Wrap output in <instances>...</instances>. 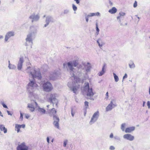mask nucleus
<instances>
[{
    "label": "nucleus",
    "instance_id": "1",
    "mask_svg": "<svg viewBox=\"0 0 150 150\" xmlns=\"http://www.w3.org/2000/svg\"><path fill=\"white\" fill-rule=\"evenodd\" d=\"M64 67H67L69 70L70 74L71 76V79L73 80V82H68V86L74 92L76 93L77 90L79 88V86L78 84L80 81V79L77 78V75H76L77 71H76V69L73 67H76L77 66V63L76 61L69 62L63 64Z\"/></svg>",
    "mask_w": 150,
    "mask_h": 150
},
{
    "label": "nucleus",
    "instance_id": "2",
    "mask_svg": "<svg viewBox=\"0 0 150 150\" xmlns=\"http://www.w3.org/2000/svg\"><path fill=\"white\" fill-rule=\"evenodd\" d=\"M26 72L28 74L29 76H32V79H29V82L27 84V89L28 92L31 94L36 83L35 81V78L40 80L42 78L41 73L39 70H36L33 67H28L25 70Z\"/></svg>",
    "mask_w": 150,
    "mask_h": 150
},
{
    "label": "nucleus",
    "instance_id": "3",
    "mask_svg": "<svg viewBox=\"0 0 150 150\" xmlns=\"http://www.w3.org/2000/svg\"><path fill=\"white\" fill-rule=\"evenodd\" d=\"M37 27L34 26H32L30 27V31L27 36L26 38V42L25 43V45L27 46L29 45H31L33 43V39L34 38L37 34Z\"/></svg>",
    "mask_w": 150,
    "mask_h": 150
},
{
    "label": "nucleus",
    "instance_id": "4",
    "mask_svg": "<svg viewBox=\"0 0 150 150\" xmlns=\"http://www.w3.org/2000/svg\"><path fill=\"white\" fill-rule=\"evenodd\" d=\"M91 66L89 62L82 63L81 64H80L77 66V68L78 69L76 75H77V78L81 76L82 73L81 71L85 70L87 72H88L90 71L91 68Z\"/></svg>",
    "mask_w": 150,
    "mask_h": 150
},
{
    "label": "nucleus",
    "instance_id": "5",
    "mask_svg": "<svg viewBox=\"0 0 150 150\" xmlns=\"http://www.w3.org/2000/svg\"><path fill=\"white\" fill-rule=\"evenodd\" d=\"M57 111L54 108H52L49 112L50 115L51 116L53 117V124L54 127L57 129L59 128V119L58 116L56 115Z\"/></svg>",
    "mask_w": 150,
    "mask_h": 150
},
{
    "label": "nucleus",
    "instance_id": "6",
    "mask_svg": "<svg viewBox=\"0 0 150 150\" xmlns=\"http://www.w3.org/2000/svg\"><path fill=\"white\" fill-rule=\"evenodd\" d=\"M85 85L84 90L87 93V96L89 99L93 100L94 99L93 98V97L94 93L93 91L92 88L89 87V84L88 82L85 83Z\"/></svg>",
    "mask_w": 150,
    "mask_h": 150
},
{
    "label": "nucleus",
    "instance_id": "7",
    "mask_svg": "<svg viewBox=\"0 0 150 150\" xmlns=\"http://www.w3.org/2000/svg\"><path fill=\"white\" fill-rule=\"evenodd\" d=\"M56 94L54 93L50 94L48 97V101L52 104L53 106L57 107L58 100L56 98Z\"/></svg>",
    "mask_w": 150,
    "mask_h": 150
},
{
    "label": "nucleus",
    "instance_id": "8",
    "mask_svg": "<svg viewBox=\"0 0 150 150\" xmlns=\"http://www.w3.org/2000/svg\"><path fill=\"white\" fill-rule=\"evenodd\" d=\"M61 74V70L60 69H58L50 74V78L52 80L57 79L60 77Z\"/></svg>",
    "mask_w": 150,
    "mask_h": 150
},
{
    "label": "nucleus",
    "instance_id": "9",
    "mask_svg": "<svg viewBox=\"0 0 150 150\" xmlns=\"http://www.w3.org/2000/svg\"><path fill=\"white\" fill-rule=\"evenodd\" d=\"M117 106V105L115 101L114 100H112L110 101V103L106 108L105 110L107 112L111 111L113 108Z\"/></svg>",
    "mask_w": 150,
    "mask_h": 150
},
{
    "label": "nucleus",
    "instance_id": "10",
    "mask_svg": "<svg viewBox=\"0 0 150 150\" xmlns=\"http://www.w3.org/2000/svg\"><path fill=\"white\" fill-rule=\"evenodd\" d=\"M99 115V113L98 111L95 112L93 115L91 120L89 122L90 124L91 125L94 123L98 119Z\"/></svg>",
    "mask_w": 150,
    "mask_h": 150
},
{
    "label": "nucleus",
    "instance_id": "11",
    "mask_svg": "<svg viewBox=\"0 0 150 150\" xmlns=\"http://www.w3.org/2000/svg\"><path fill=\"white\" fill-rule=\"evenodd\" d=\"M15 35L14 32L12 31H8L7 32L5 36L4 41L5 42H9L8 40L11 37H13Z\"/></svg>",
    "mask_w": 150,
    "mask_h": 150
},
{
    "label": "nucleus",
    "instance_id": "12",
    "mask_svg": "<svg viewBox=\"0 0 150 150\" xmlns=\"http://www.w3.org/2000/svg\"><path fill=\"white\" fill-rule=\"evenodd\" d=\"M16 150H29V148L25 142H23L18 145L17 147Z\"/></svg>",
    "mask_w": 150,
    "mask_h": 150
},
{
    "label": "nucleus",
    "instance_id": "13",
    "mask_svg": "<svg viewBox=\"0 0 150 150\" xmlns=\"http://www.w3.org/2000/svg\"><path fill=\"white\" fill-rule=\"evenodd\" d=\"M24 62L23 57L22 56H21L19 58V60L17 64V69L18 70H20L22 69Z\"/></svg>",
    "mask_w": 150,
    "mask_h": 150
},
{
    "label": "nucleus",
    "instance_id": "14",
    "mask_svg": "<svg viewBox=\"0 0 150 150\" xmlns=\"http://www.w3.org/2000/svg\"><path fill=\"white\" fill-rule=\"evenodd\" d=\"M123 138L125 139L130 141H133L134 139V136L128 133L125 134L123 136Z\"/></svg>",
    "mask_w": 150,
    "mask_h": 150
},
{
    "label": "nucleus",
    "instance_id": "15",
    "mask_svg": "<svg viewBox=\"0 0 150 150\" xmlns=\"http://www.w3.org/2000/svg\"><path fill=\"white\" fill-rule=\"evenodd\" d=\"M29 18L32 19V22H33L38 21L39 19L40 16L38 14H33L30 16Z\"/></svg>",
    "mask_w": 150,
    "mask_h": 150
},
{
    "label": "nucleus",
    "instance_id": "16",
    "mask_svg": "<svg viewBox=\"0 0 150 150\" xmlns=\"http://www.w3.org/2000/svg\"><path fill=\"white\" fill-rule=\"evenodd\" d=\"M135 129V127L134 126L128 127L125 129V132L126 133H130L133 131Z\"/></svg>",
    "mask_w": 150,
    "mask_h": 150
},
{
    "label": "nucleus",
    "instance_id": "17",
    "mask_svg": "<svg viewBox=\"0 0 150 150\" xmlns=\"http://www.w3.org/2000/svg\"><path fill=\"white\" fill-rule=\"evenodd\" d=\"M27 108H29V110L31 112L34 111L35 110L34 106L32 103H28Z\"/></svg>",
    "mask_w": 150,
    "mask_h": 150
},
{
    "label": "nucleus",
    "instance_id": "18",
    "mask_svg": "<svg viewBox=\"0 0 150 150\" xmlns=\"http://www.w3.org/2000/svg\"><path fill=\"white\" fill-rule=\"evenodd\" d=\"M0 130L1 131H3L4 133H6L7 132V129L3 125H0Z\"/></svg>",
    "mask_w": 150,
    "mask_h": 150
},
{
    "label": "nucleus",
    "instance_id": "19",
    "mask_svg": "<svg viewBox=\"0 0 150 150\" xmlns=\"http://www.w3.org/2000/svg\"><path fill=\"white\" fill-rule=\"evenodd\" d=\"M117 9L115 7H113L109 10V12L111 14H114L117 11Z\"/></svg>",
    "mask_w": 150,
    "mask_h": 150
},
{
    "label": "nucleus",
    "instance_id": "20",
    "mask_svg": "<svg viewBox=\"0 0 150 150\" xmlns=\"http://www.w3.org/2000/svg\"><path fill=\"white\" fill-rule=\"evenodd\" d=\"M53 87L51 83L47 82V92L51 91L53 89Z\"/></svg>",
    "mask_w": 150,
    "mask_h": 150
},
{
    "label": "nucleus",
    "instance_id": "21",
    "mask_svg": "<svg viewBox=\"0 0 150 150\" xmlns=\"http://www.w3.org/2000/svg\"><path fill=\"white\" fill-rule=\"evenodd\" d=\"M38 110L42 114H45L46 112L45 110L43 108H40L39 106H38Z\"/></svg>",
    "mask_w": 150,
    "mask_h": 150
},
{
    "label": "nucleus",
    "instance_id": "22",
    "mask_svg": "<svg viewBox=\"0 0 150 150\" xmlns=\"http://www.w3.org/2000/svg\"><path fill=\"white\" fill-rule=\"evenodd\" d=\"M89 15L90 17H92L94 16H99L100 15V13L98 12L95 13H90Z\"/></svg>",
    "mask_w": 150,
    "mask_h": 150
},
{
    "label": "nucleus",
    "instance_id": "23",
    "mask_svg": "<svg viewBox=\"0 0 150 150\" xmlns=\"http://www.w3.org/2000/svg\"><path fill=\"white\" fill-rule=\"evenodd\" d=\"M105 66H104L102 68V71L100 72L98 74V75L99 76H102L104 74L105 72Z\"/></svg>",
    "mask_w": 150,
    "mask_h": 150
},
{
    "label": "nucleus",
    "instance_id": "24",
    "mask_svg": "<svg viewBox=\"0 0 150 150\" xmlns=\"http://www.w3.org/2000/svg\"><path fill=\"white\" fill-rule=\"evenodd\" d=\"M129 66L131 69H134L135 67V65L133 62L132 61L130 62L129 64Z\"/></svg>",
    "mask_w": 150,
    "mask_h": 150
},
{
    "label": "nucleus",
    "instance_id": "25",
    "mask_svg": "<svg viewBox=\"0 0 150 150\" xmlns=\"http://www.w3.org/2000/svg\"><path fill=\"white\" fill-rule=\"evenodd\" d=\"M127 124L125 123L122 124L121 125V129L122 131H125V128Z\"/></svg>",
    "mask_w": 150,
    "mask_h": 150
},
{
    "label": "nucleus",
    "instance_id": "26",
    "mask_svg": "<svg viewBox=\"0 0 150 150\" xmlns=\"http://www.w3.org/2000/svg\"><path fill=\"white\" fill-rule=\"evenodd\" d=\"M54 22V20L53 18L50 16H48L47 17V25L50 23V22Z\"/></svg>",
    "mask_w": 150,
    "mask_h": 150
},
{
    "label": "nucleus",
    "instance_id": "27",
    "mask_svg": "<svg viewBox=\"0 0 150 150\" xmlns=\"http://www.w3.org/2000/svg\"><path fill=\"white\" fill-rule=\"evenodd\" d=\"M8 67L10 69H16V67L14 64H9L8 65Z\"/></svg>",
    "mask_w": 150,
    "mask_h": 150
},
{
    "label": "nucleus",
    "instance_id": "28",
    "mask_svg": "<svg viewBox=\"0 0 150 150\" xmlns=\"http://www.w3.org/2000/svg\"><path fill=\"white\" fill-rule=\"evenodd\" d=\"M43 90L45 91H47V82L44 83L42 84Z\"/></svg>",
    "mask_w": 150,
    "mask_h": 150
},
{
    "label": "nucleus",
    "instance_id": "29",
    "mask_svg": "<svg viewBox=\"0 0 150 150\" xmlns=\"http://www.w3.org/2000/svg\"><path fill=\"white\" fill-rule=\"evenodd\" d=\"M20 125L16 124L15 125V128L16 130H17L18 133L20 131L21 127H20Z\"/></svg>",
    "mask_w": 150,
    "mask_h": 150
},
{
    "label": "nucleus",
    "instance_id": "30",
    "mask_svg": "<svg viewBox=\"0 0 150 150\" xmlns=\"http://www.w3.org/2000/svg\"><path fill=\"white\" fill-rule=\"evenodd\" d=\"M113 74L115 82H118L119 80L118 76L114 73H113Z\"/></svg>",
    "mask_w": 150,
    "mask_h": 150
},
{
    "label": "nucleus",
    "instance_id": "31",
    "mask_svg": "<svg viewBox=\"0 0 150 150\" xmlns=\"http://www.w3.org/2000/svg\"><path fill=\"white\" fill-rule=\"evenodd\" d=\"M96 32L95 34L96 35H98L99 33V32L100 30L98 28V25L97 23L96 24Z\"/></svg>",
    "mask_w": 150,
    "mask_h": 150
},
{
    "label": "nucleus",
    "instance_id": "32",
    "mask_svg": "<svg viewBox=\"0 0 150 150\" xmlns=\"http://www.w3.org/2000/svg\"><path fill=\"white\" fill-rule=\"evenodd\" d=\"M68 143V140L67 139L64 140L63 141V146L64 147H66L67 144Z\"/></svg>",
    "mask_w": 150,
    "mask_h": 150
},
{
    "label": "nucleus",
    "instance_id": "33",
    "mask_svg": "<svg viewBox=\"0 0 150 150\" xmlns=\"http://www.w3.org/2000/svg\"><path fill=\"white\" fill-rule=\"evenodd\" d=\"M72 6L73 10L74 11H76L77 10V7L74 4H73Z\"/></svg>",
    "mask_w": 150,
    "mask_h": 150
},
{
    "label": "nucleus",
    "instance_id": "34",
    "mask_svg": "<svg viewBox=\"0 0 150 150\" xmlns=\"http://www.w3.org/2000/svg\"><path fill=\"white\" fill-rule=\"evenodd\" d=\"M69 12V11L68 9H65L64 11V14H66L68 13Z\"/></svg>",
    "mask_w": 150,
    "mask_h": 150
},
{
    "label": "nucleus",
    "instance_id": "35",
    "mask_svg": "<svg viewBox=\"0 0 150 150\" xmlns=\"http://www.w3.org/2000/svg\"><path fill=\"white\" fill-rule=\"evenodd\" d=\"M0 103L2 105L4 108H8L7 106L5 104L4 102L1 101Z\"/></svg>",
    "mask_w": 150,
    "mask_h": 150
},
{
    "label": "nucleus",
    "instance_id": "36",
    "mask_svg": "<svg viewBox=\"0 0 150 150\" xmlns=\"http://www.w3.org/2000/svg\"><path fill=\"white\" fill-rule=\"evenodd\" d=\"M115 147L112 145L110 146L109 147V149L110 150H115Z\"/></svg>",
    "mask_w": 150,
    "mask_h": 150
},
{
    "label": "nucleus",
    "instance_id": "37",
    "mask_svg": "<svg viewBox=\"0 0 150 150\" xmlns=\"http://www.w3.org/2000/svg\"><path fill=\"white\" fill-rule=\"evenodd\" d=\"M88 103L87 101H85L84 102L85 105L86 107V108H88Z\"/></svg>",
    "mask_w": 150,
    "mask_h": 150
},
{
    "label": "nucleus",
    "instance_id": "38",
    "mask_svg": "<svg viewBox=\"0 0 150 150\" xmlns=\"http://www.w3.org/2000/svg\"><path fill=\"white\" fill-rule=\"evenodd\" d=\"M127 77V74H125L124 76H123L122 78V82H123L124 80V79H126Z\"/></svg>",
    "mask_w": 150,
    "mask_h": 150
},
{
    "label": "nucleus",
    "instance_id": "39",
    "mask_svg": "<svg viewBox=\"0 0 150 150\" xmlns=\"http://www.w3.org/2000/svg\"><path fill=\"white\" fill-rule=\"evenodd\" d=\"M125 15V13L122 12H121L119 13V15H120L121 16H124Z\"/></svg>",
    "mask_w": 150,
    "mask_h": 150
},
{
    "label": "nucleus",
    "instance_id": "40",
    "mask_svg": "<svg viewBox=\"0 0 150 150\" xmlns=\"http://www.w3.org/2000/svg\"><path fill=\"white\" fill-rule=\"evenodd\" d=\"M90 17L89 15H88L86 17V20L87 22H88V18Z\"/></svg>",
    "mask_w": 150,
    "mask_h": 150
},
{
    "label": "nucleus",
    "instance_id": "41",
    "mask_svg": "<svg viewBox=\"0 0 150 150\" xmlns=\"http://www.w3.org/2000/svg\"><path fill=\"white\" fill-rule=\"evenodd\" d=\"M121 16L120 15H119L117 17V19L119 21L120 23H121V20L120 18H121Z\"/></svg>",
    "mask_w": 150,
    "mask_h": 150
},
{
    "label": "nucleus",
    "instance_id": "42",
    "mask_svg": "<svg viewBox=\"0 0 150 150\" xmlns=\"http://www.w3.org/2000/svg\"><path fill=\"white\" fill-rule=\"evenodd\" d=\"M114 137L113 133H111L109 136V137L111 139H112Z\"/></svg>",
    "mask_w": 150,
    "mask_h": 150
},
{
    "label": "nucleus",
    "instance_id": "43",
    "mask_svg": "<svg viewBox=\"0 0 150 150\" xmlns=\"http://www.w3.org/2000/svg\"><path fill=\"white\" fill-rule=\"evenodd\" d=\"M137 2L135 1L134 3V4H133V7H134V8H136V7H137Z\"/></svg>",
    "mask_w": 150,
    "mask_h": 150
},
{
    "label": "nucleus",
    "instance_id": "44",
    "mask_svg": "<svg viewBox=\"0 0 150 150\" xmlns=\"http://www.w3.org/2000/svg\"><path fill=\"white\" fill-rule=\"evenodd\" d=\"M105 96H106V97L105 98V99H106V100H108L109 98V96H108V92H107L105 94Z\"/></svg>",
    "mask_w": 150,
    "mask_h": 150
},
{
    "label": "nucleus",
    "instance_id": "45",
    "mask_svg": "<svg viewBox=\"0 0 150 150\" xmlns=\"http://www.w3.org/2000/svg\"><path fill=\"white\" fill-rule=\"evenodd\" d=\"M147 105L148 106V108L149 109L150 108V102L148 101L147 103Z\"/></svg>",
    "mask_w": 150,
    "mask_h": 150
},
{
    "label": "nucleus",
    "instance_id": "46",
    "mask_svg": "<svg viewBox=\"0 0 150 150\" xmlns=\"http://www.w3.org/2000/svg\"><path fill=\"white\" fill-rule=\"evenodd\" d=\"M20 119L21 120H23V115L22 113L21 112L20 113Z\"/></svg>",
    "mask_w": 150,
    "mask_h": 150
},
{
    "label": "nucleus",
    "instance_id": "47",
    "mask_svg": "<svg viewBox=\"0 0 150 150\" xmlns=\"http://www.w3.org/2000/svg\"><path fill=\"white\" fill-rule=\"evenodd\" d=\"M25 118L27 119H28L30 117V116L27 114H25Z\"/></svg>",
    "mask_w": 150,
    "mask_h": 150
},
{
    "label": "nucleus",
    "instance_id": "48",
    "mask_svg": "<svg viewBox=\"0 0 150 150\" xmlns=\"http://www.w3.org/2000/svg\"><path fill=\"white\" fill-rule=\"evenodd\" d=\"M97 43L98 44V45L100 48H101V47H102V46H103L102 45L100 44L98 40H97Z\"/></svg>",
    "mask_w": 150,
    "mask_h": 150
},
{
    "label": "nucleus",
    "instance_id": "49",
    "mask_svg": "<svg viewBox=\"0 0 150 150\" xmlns=\"http://www.w3.org/2000/svg\"><path fill=\"white\" fill-rule=\"evenodd\" d=\"M20 127H21H21H22L23 128H24L25 127V125H24V124H23V125H20Z\"/></svg>",
    "mask_w": 150,
    "mask_h": 150
},
{
    "label": "nucleus",
    "instance_id": "50",
    "mask_svg": "<svg viewBox=\"0 0 150 150\" xmlns=\"http://www.w3.org/2000/svg\"><path fill=\"white\" fill-rule=\"evenodd\" d=\"M114 139L115 140H118L119 139V137L117 136H115L114 137Z\"/></svg>",
    "mask_w": 150,
    "mask_h": 150
},
{
    "label": "nucleus",
    "instance_id": "51",
    "mask_svg": "<svg viewBox=\"0 0 150 150\" xmlns=\"http://www.w3.org/2000/svg\"><path fill=\"white\" fill-rule=\"evenodd\" d=\"M7 112L8 113V114L9 115L11 116L12 115V114L10 112V111L8 110H7Z\"/></svg>",
    "mask_w": 150,
    "mask_h": 150
},
{
    "label": "nucleus",
    "instance_id": "52",
    "mask_svg": "<svg viewBox=\"0 0 150 150\" xmlns=\"http://www.w3.org/2000/svg\"><path fill=\"white\" fill-rule=\"evenodd\" d=\"M74 114H75V112H73L72 111V110H71V115L72 116H73V117H74Z\"/></svg>",
    "mask_w": 150,
    "mask_h": 150
},
{
    "label": "nucleus",
    "instance_id": "53",
    "mask_svg": "<svg viewBox=\"0 0 150 150\" xmlns=\"http://www.w3.org/2000/svg\"><path fill=\"white\" fill-rule=\"evenodd\" d=\"M76 1L77 4H79V0H74Z\"/></svg>",
    "mask_w": 150,
    "mask_h": 150
},
{
    "label": "nucleus",
    "instance_id": "54",
    "mask_svg": "<svg viewBox=\"0 0 150 150\" xmlns=\"http://www.w3.org/2000/svg\"><path fill=\"white\" fill-rule=\"evenodd\" d=\"M109 3L110 6H112V3L110 1H109Z\"/></svg>",
    "mask_w": 150,
    "mask_h": 150
},
{
    "label": "nucleus",
    "instance_id": "55",
    "mask_svg": "<svg viewBox=\"0 0 150 150\" xmlns=\"http://www.w3.org/2000/svg\"><path fill=\"white\" fill-rule=\"evenodd\" d=\"M135 16L138 19V21H139V17H138L137 15H135Z\"/></svg>",
    "mask_w": 150,
    "mask_h": 150
},
{
    "label": "nucleus",
    "instance_id": "56",
    "mask_svg": "<svg viewBox=\"0 0 150 150\" xmlns=\"http://www.w3.org/2000/svg\"><path fill=\"white\" fill-rule=\"evenodd\" d=\"M0 116H1V117H3V115L2 114V113L0 111Z\"/></svg>",
    "mask_w": 150,
    "mask_h": 150
},
{
    "label": "nucleus",
    "instance_id": "57",
    "mask_svg": "<svg viewBox=\"0 0 150 150\" xmlns=\"http://www.w3.org/2000/svg\"><path fill=\"white\" fill-rule=\"evenodd\" d=\"M3 38V36L2 35H0V39H2Z\"/></svg>",
    "mask_w": 150,
    "mask_h": 150
},
{
    "label": "nucleus",
    "instance_id": "58",
    "mask_svg": "<svg viewBox=\"0 0 150 150\" xmlns=\"http://www.w3.org/2000/svg\"><path fill=\"white\" fill-rule=\"evenodd\" d=\"M35 105L36 106H38V103L36 102H35Z\"/></svg>",
    "mask_w": 150,
    "mask_h": 150
},
{
    "label": "nucleus",
    "instance_id": "59",
    "mask_svg": "<svg viewBox=\"0 0 150 150\" xmlns=\"http://www.w3.org/2000/svg\"><path fill=\"white\" fill-rule=\"evenodd\" d=\"M49 139L48 137H47V143H49Z\"/></svg>",
    "mask_w": 150,
    "mask_h": 150
},
{
    "label": "nucleus",
    "instance_id": "60",
    "mask_svg": "<svg viewBox=\"0 0 150 150\" xmlns=\"http://www.w3.org/2000/svg\"><path fill=\"white\" fill-rule=\"evenodd\" d=\"M47 26V23H46V24H45V25H44V27H46Z\"/></svg>",
    "mask_w": 150,
    "mask_h": 150
},
{
    "label": "nucleus",
    "instance_id": "61",
    "mask_svg": "<svg viewBox=\"0 0 150 150\" xmlns=\"http://www.w3.org/2000/svg\"><path fill=\"white\" fill-rule=\"evenodd\" d=\"M145 102H144L143 106L144 107V106Z\"/></svg>",
    "mask_w": 150,
    "mask_h": 150
},
{
    "label": "nucleus",
    "instance_id": "62",
    "mask_svg": "<svg viewBox=\"0 0 150 150\" xmlns=\"http://www.w3.org/2000/svg\"><path fill=\"white\" fill-rule=\"evenodd\" d=\"M53 141H54V139H52L51 141V142H53Z\"/></svg>",
    "mask_w": 150,
    "mask_h": 150
},
{
    "label": "nucleus",
    "instance_id": "63",
    "mask_svg": "<svg viewBox=\"0 0 150 150\" xmlns=\"http://www.w3.org/2000/svg\"><path fill=\"white\" fill-rule=\"evenodd\" d=\"M8 64H11L10 63V61L9 60L8 61Z\"/></svg>",
    "mask_w": 150,
    "mask_h": 150
},
{
    "label": "nucleus",
    "instance_id": "64",
    "mask_svg": "<svg viewBox=\"0 0 150 150\" xmlns=\"http://www.w3.org/2000/svg\"><path fill=\"white\" fill-rule=\"evenodd\" d=\"M12 1L13 2H14L15 1V0H12Z\"/></svg>",
    "mask_w": 150,
    "mask_h": 150
}]
</instances>
